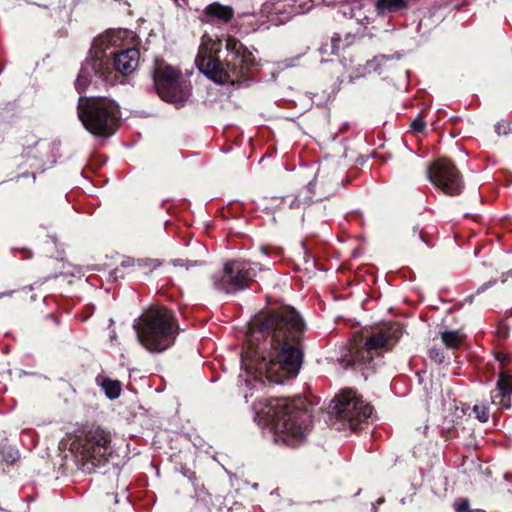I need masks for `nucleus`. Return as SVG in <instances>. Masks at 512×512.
Here are the masks:
<instances>
[{
	"instance_id": "nucleus-31",
	"label": "nucleus",
	"mask_w": 512,
	"mask_h": 512,
	"mask_svg": "<svg viewBox=\"0 0 512 512\" xmlns=\"http://www.w3.org/2000/svg\"><path fill=\"white\" fill-rule=\"evenodd\" d=\"M497 336L503 340L507 339L509 337V328L506 326L499 327L497 329Z\"/></svg>"
},
{
	"instance_id": "nucleus-19",
	"label": "nucleus",
	"mask_w": 512,
	"mask_h": 512,
	"mask_svg": "<svg viewBox=\"0 0 512 512\" xmlns=\"http://www.w3.org/2000/svg\"><path fill=\"white\" fill-rule=\"evenodd\" d=\"M440 334L443 344L448 349H458L464 340V334L457 330L443 331Z\"/></svg>"
},
{
	"instance_id": "nucleus-13",
	"label": "nucleus",
	"mask_w": 512,
	"mask_h": 512,
	"mask_svg": "<svg viewBox=\"0 0 512 512\" xmlns=\"http://www.w3.org/2000/svg\"><path fill=\"white\" fill-rule=\"evenodd\" d=\"M512 397V374L500 372L496 383V389L491 392V402L500 405L505 409H510Z\"/></svg>"
},
{
	"instance_id": "nucleus-28",
	"label": "nucleus",
	"mask_w": 512,
	"mask_h": 512,
	"mask_svg": "<svg viewBox=\"0 0 512 512\" xmlns=\"http://www.w3.org/2000/svg\"><path fill=\"white\" fill-rule=\"evenodd\" d=\"M410 127L414 132L422 133L426 128V122L423 117L419 115L411 122Z\"/></svg>"
},
{
	"instance_id": "nucleus-29",
	"label": "nucleus",
	"mask_w": 512,
	"mask_h": 512,
	"mask_svg": "<svg viewBox=\"0 0 512 512\" xmlns=\"http://www.w3.org/2000/svg\"><path fill=\"white\" fill-rule=\"evenodd\" d=\"M413 234L414 235L417 234L419 239H421L424 243L429 245V238H428V236L423 232L422 229L419 228L418 225L413 227Z\"/></svg>"
},
{
	"instance_id": "nucleus-37",
	"label": "nucleus",
	"mask_w": 512,
	"mask_h": 512,
	"mask_svg": "<svg viewBox=\"0 0 512 512\" xmlns=\"http://www.w3.org/2000/svg\"><path fill=\"white\" fill-rule=\"evenodd\" d=\"M0 511H2V509L0 508Z\"/></svg>"
},
{
	"instance_id": "nucleus-6",
	"label": "nucleus",
	"mask_w": 512,
	"mask_h": 512,
	"mask_svg": "<svg viewBox=\"0 0 512 512\" xmlns=\"http://www.w3.org/2000/svg\"><path fill=\"white\" fill-rule=\"evenodd\" d=\"M139 343L149 352L160 353L170 348L178 335V323L172 310L150 307L134 323Z\"/></svg>"
},
{
	"instance_id": "nucleus-7",
	"label": "nucleus",
	"mask_w": 512,
	"mask_h": 512,
	"mask_svg": "<svg viewBox=\"0 0 512 512\" xmlns=\"http://www.w3.org/2000/svg\"><path fill=\"white\" fill-rule=\"evenodd\" d=\"M77 113L85 129L95 137L109 138L120 125V106L114 99L106 96H81Z\"/></svg>"
},
{
	"instance_id": "nucleus-12",
	"label": "nucleus",
	"mask_w": 512,
	"mask_h": 512,
	"mask_svg": "<svg viewBox=\"0 0 512 512\" xmlns=\"http://www.w3.org/2000/svg\"><path fill=\"white\" fill-rule=\"evenodd\" d=\"M430 182L448 196H458L464 189V180L455 163L446 157L434 160L427 169Z\"/></svg>"
},
{
	"instance_id": "nucleus-25",
	"label": "nucleus",
	"mask_w": 512,
	"mask_h": 512,
	"mask_svg": "<svg viewBox=\"0 0 512 512\" xmlns=\"http://www.w3.org/2000/svg\"><path fill=\"white\" fill-rule=\"evenodd\" d=\"M429 358L436 364H442L445 360L444 351L437 347H431L428 350Z\"/></svg>"
},
{
	"instance_id": "nucleus-24",
	"label": "nucleus",
	"mask_w": 512,
	"mask_h": 512,
	"mask_svg": "<svg viewBox=\"0 0 512 512\" xmlns=\"http://www.w3.org/2000/svg\"><path fill=\"white\" fill-rule=\"evenodd\" d=\"M473 412L474 414L476 415V418L480 421V422H487L488 419H489V407L487 404H475L473 406Z\"/></svg>"
},
{
	"instance_id": "nucleus-11",
	"label": "nucleus",
	"mask_w": 512,
	"mask_h": 512,
	"mask_svg": "<svg viewBox=\"0 0 512 512\" xmlns=\"http://www.w3.org/2000/svg\"><path fill=\"white\" fill-rule=\"evenodd\" d=\"M257 269L262 270L260 263L246 260L226 262L223 275L214 281V288L227 294L249 288L257 275Z\"/></svg>"
},
{
	"instance_id": "nucleus-35",
	"label": "nucleus",
	"mask_w": 512,
	"mask_h": 512,
	"mask_svg": "<svg viewBox=\"0 0 512 512\" xmlns=\"http://www.w3.org/2000/svg\"><path fill=\"white\" fill-rule=\"evenodd\" d=\"M261 252H262L263 254L267 255V254L269 253V250H268V248H267V247H262V248H261Z\"/></svg>"
},
{
	"instance_id": "nucleus-2",
	"label": "nucleus",
	"mask_w": 512,
	"mask_h": 512,
	"mask_svg": "<svg viewBox=\"0 0 512 512\" xmlns=\"http://www.w3.org/2000/svg\"><path fill=\"white\" fill-rule=\"evenodd\" d=\"M220 42H202L195 64L206 77L219 84L251 80L257 68L253 53L236 37L228 36L225 42L227 54L220 60Z\"/></svg>"
},
{
	"instance_id": "nucleus-9",
	"label": "nucleus",
	"mask_w": 512,
	"mask_h": 512,
	"mask_svg": "<svg viewBox=\"0 0 512 512\" xmlns=\"http://www.w3.org/2000/svg\"><path fill=\"white\" fill-rule=\"evenodd\" d=\"M154 88L161 100L183 108L191 96V84L179 68L156 59L151 71Z\"/></svg>"
},
{
	"instance_id": "nucleus-18",
	"label": "nucleus",
	"mask_w": 512,
	"mask_h": 512,
	"mask_svg": "<svg viewBox=\"0 0 512 512\" xmlns=\"http://www.w3.org/2000/svg\"><path fill=\"white\" fill-rule=\"evenodd\" d=\"M407 7V0H378L376 8L378 13H395Z\"/></svg>"
},
{
	"instance_id": "nucleus-33",
	"label": "nucleus",
	"mask_w": 512,
	"mask_h": 512,
	"mask_svg": "<svg viewBox=\"0 0 512 512\" xmlns=\"http://www.w3.org/2000/svg\"><path fill=\"white\" fill-rule=\"evenodd\" d=\"M455 432H456V431H455V429H454V428H453V429H448L447 434L444 436V437H445V440H449V439L454 438V436H455Z\"/></svg>"
},
{
	"instance_id": "nucleus-1",
	"label": "nucleus",
	"mask_w": 512,
	"mask_h": 512,
	"mask_svg": "<svg viewBox=\"0 0 512 512\" xmlns=\"http://www.w3.org/2000/svg\"><path fill=\"white\" fill-rule=\"evenodd\" d=\"M306 323L291 305L262 310L250 323L251 339L241 363L257 381L283 383L295 378L304 361Z\"/></svg>"
},
{
	"instance_id": "nucleus-5",
	"label": "nucleus",
	"mask_w": 512,
	"mask_h": 512,
	"mask_svg": "<svg viewBox=\"0 0 512 512\" xmlns=\"http://www.w3.org/2000/svg\"><path fill=\"white\" fill-rule=\"evenodd\" d=\"M403 334L402 326L397 322L384 324L376 332L366 338L363 346L352 345L340 358V364L345 369L352 368L360 371L365 379L375 373L381 358L379 350L391 351Z\"/></svg>"
},
{
	"instance_id": "nucleus-3",
	"label": "nucleus",
	"mask_w": 512,
	"mask_h": 512,
	"mask_svg": "<svg viewBox=\"0 0 512 512\" xmlns=\"http://www.w3.org/2000/svg\"><path fill=\"white\" fill-rule=\"evenodd\" d=\"M260 404L263 407L259 413L269 420L275 443L288 447L303 443L312 423L310 405L305 397H270L260 401Z\"/></svg>"
},
{
	"instance_id": "nucleus-10",
	"label": "nucleus",
	"mask_w": 512,
	"mask_h": 512,
	"mask_svg": "<svg viewBox=\"0 0 512 512\" xmlns=\"http://www.w3.org/2000/svg\"><path fill=\"white\" fill-rule=\"evenodd\" d=\"M332 403L330 413L344 424L347 423L355 432L362 429V425L367 423L373 411V407L365 403L362 396L352 389L342 390Z\"/></svg>"
},
{
	"instance_id": "nucleus-30",
	"label": "nucleus",
	"mask_w": 512,
	"mask_h": 512,
	"mask_svg": "<svg viewBox=\"0 0 512 512\" xmlns=\"http://www.w3.org/2000/svg\"><path fill=\"white\" fill-rule=\"evenodd\" d=\"M182 474L188 478L192 483H194L195 481H197V476H196V473L194 471H192L191 469L189 468H183L182 469Z\"/></svg>"
},
{
	"instance_id": "nucleus-27",
	"label": "nucleus",
	"mask_w": 512,
	"mask_h": 512,
	"mask_svg": "<svg viewBox=\"0 0 512 512\" xmlns=\"http://www.w3.org/2000/svg\"><path fill=\"white\" fill-rule=\"evenodd\" d=\"M453 508H454L455 512H468V511H471L470 510L469 499L468 498L457 499L453 503Z\"/></svg>"
},
{
	"instance_id": "nucleus-22",
	"label": "nucleus",
	"mask_w": 512,
	"mask_h": 512,
	"mask_svg": "<svg viewBox=\"0 0 512 512\" xmlns=\"http://www.w3.org/2000/svg\"><path fill=\"white\" fill-rule=\"evenodd\" d=\"M139 275H149L161 265V262L152 258H137Z\"/></svg>"
},
{
	"instance_id": "nucleus-20",
	"label": "nucleus",
	"mask_w": 512,
	"mask_h": 512,
	"mask_svg": "<svg viewBox=\"0 0 512 512\" xmlns=\"http://www.w3.org/2000/svg\"><path fill=\"white\" fill-rule=\"evenodd\" d=\"M86 61H87V66H83L80 69L78 76L76 78V81H75V88L78 93L84 92L85 89L90 84V78H91L90 69L92 70V68H91V62L89 60V57L87 58Z\"/></svg>"
},
{
	"instance_id": "nucleus-21",
	"label": "nucleus",
	"mask_w": 512,
	"mask_h": 512,
	"mask_svg": "<svg viewBox=\"0 0 512 512\" xmlns=\"http://www.w3.org/2000/svg\"><path fill=\"white\" fill-rule=\"evenodd\" d=\"M335 44L340 45L339 54L342 51H345L347 48L351 47L356 41V35L350 32L342 33H334L332 36Z\"/></svg>"
},
{
	"instance_id": "nucleus-15",
	"label": "nucleus",
	"mask_w": 512,
	"mask_h": 512,
	"mask_svg": "<svg viewBox=\"0 0 512 512\" xmlns=\"http://www.w3.org/2000/svg\"><path fill=\"white\" fill-rule=\"evenodd\" d=\"M234 17V9L231 6L222 5L219 2L209 4L203 11L201 21L210 23L218 20L223 23H229Z\"/></svg>"
},
{
	"instance_id": "nucleus-34",
	"label": "nucleus",
	"mask_w": 512,
	"mask_h": 512,
	"mask_svg": "<svg viewBox=\"0 0 512 512\" xmlns=\"http://www.w3.org/2000/svg\"><path fill=\"white\" fill-rule=\"evenodd\" d=\"M20 176H21V177H28V176H31V177H32V179H33V181H35V179H36L35 173H33V172H31V173H29V172H25V173L21 174Z\"/></svg>"
},
{
	"instance_id": "nucleus-8",
	"label": "nucleus",
	"mask_w": 512,
	"mask_h": 512,
	"mask_svg": "<svg viewBox=\"0 0 512 512\" xmlns=\"http://www.w3.org/2000/svg\"><path fill=\"white\" fill-rule=\"evenodd\" d=\"M112 436L101 426L85 427L76 435L71 450L79 454L78 463L84 472L92 473L95 468L104 466L112 454Z\"/></svg>"
},
{
	"instance_id": "nucleus-23",
	"label": "nucleus",
	"mask_w": 512,
	"mask_h": 512,
	"mask_svg": "<svg viewBox=\"0 0 512 512\" xmlns=\"http://www.w3.org/2000/svg\"><path fill=\"white\" fill-rule=\"evenodd\" d=\"M339 47L340 45L335 44L333 38L331 37L329 41L323 43L319 48V52L322 55H336L339 56Z\"/></svg>"
},
{
	"instance_id": "nucleus-17",
	"label": "nucleus",
	"mask_w": 512,
	"mask_h": 512,
	"mask_svg": "<svg viewBox=\"0 0 512 512\" xmlns=\"http://www.w3.org/2000/svg\"><path fill=\"white\" fill-rule=\"evenodd\" d=\"M96 382L105 392L107 398L117 399L122 391V383L119 380H112L108 377L98 376Z\"/></svg>"
},
{
	"instance_id": "nucleus-32",
	"label": "nucleus",
	"mask_w": 512,
	"mask_h": 512,
	"mask_svg": "<svg viewBox=\"0 0 512 512\" xmlns=\"http://www.w3.org/2000/svg\"><path fill=\"white\" fill-rule=\"evenodd\" d=\"M497 280L494 279V280H490L488 282H485L484 284H482L478 289H477V294H480L482 292H484L485 290H487L489 287L493 286L494 284H496Z\"/></svg>"
},
{
	"instance_id": "nucleus-36",
	"label": "nucleus",
	"mask_w": 512,
	"mask_h": 512,
	"mask_svg": "<svg viewBox=\"0 0 512 512\" xmlns=\"http://www.w3.org/2000/svg\"><path fill=\"white\" fill-rule=\"evenodd\" d=\"M11 293H2L0 294V299L2 298V296H5V295H10Z\"/></svg>"
},
{
	"instance_id": "nucleus-4",
	"label": "nucleus",
	"mask_w": 512,
	"mask_h": 512,
	"mask_svg": "<svg viewBox=\"0 0 512 512\" xmlns=\"http://www.w3.org/2000/svg\"><path fill=\"white\" fill-rule=\"evenodd\" d=\"M113 36L102 35L93 40L89 51L92 71L106 83L114 84L118 78L115 72L123 76L132 74L139 64L140 51L137 48L117 50Z\"/></svg>"
},
{
	"instance_id": "nucleus-16",
	"label": "nucleus",
	"mask_w": 512,
	"mask_h": 512,
	"mask_svg": "<svg viewBox=\"0 0 512 512\" xmlns=\"http://www.w3.org/2000/svg\"><path fill=\"white\" fill-rule=\"evenodd\" d=\"M138 260L133 257H124L120 264L111 272L114 280L124 279L127 275H139L138 273Z\"/></svg>"
},
{
	"instance_id": "nucleus-26",
	"label": "nucleus",
	"mask_w": 512,
	"mask_h": 512,
	"mask_svg": "<svg viewBox=\"0 0 512 512\" xmlns=\"http://www.w3.org/2000/svg\"><path fill=\"white\" fill-rule=\"evenodd\" d=\"M494 356L495 359L500 363L502 369L506 368L512 360L511 354L504 353L502 351L494 352Z\"/></svg>"
},
{
	"instance_id": "nucleus-14",
	"label": "nucleus",
	"mask_w": 512,
	"mask_h": 512,
	"mask_svg": "<svg viewBox=\"0 0 512 512\" xmlns=\"http://www.w3.org/2000/svg\"><path fill=\"white\" fill-rule=\"evenodd\" d=\"M318 185L317 179L313 182H310L305 188H303L297 195L293 196H285L282 198L283 203H288L291 209H300L305 207L306 205H310L313 202H318L326 198L324 195L316 196L314 190Z\"/></svg>"
}]
</instances>
